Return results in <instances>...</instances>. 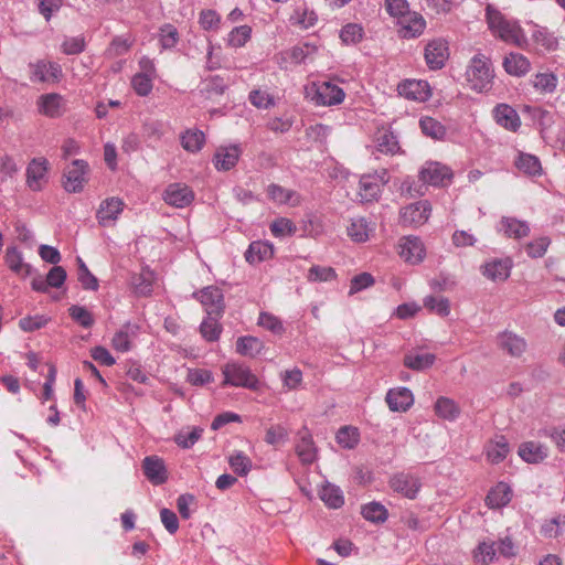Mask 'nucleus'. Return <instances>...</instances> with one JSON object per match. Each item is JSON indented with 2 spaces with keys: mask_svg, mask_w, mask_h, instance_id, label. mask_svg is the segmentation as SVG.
I'll return each instance as SVG.
<instances>
[{
  "mask_svg": "<svg viewBox=\"0 0 565 565\" xmlns=\"http://www.w3.org/2000/svg\"><path fill=\"white\" fill-rule=\"evenodd\" d=\"M195 194L193 190L184 183H171L163 191V201L177 209H184L192 204Z\"/></svg>",
  "mask_w": 565,
  "mask_h": 565,
  "instance_id": "nucleus-6",
  "label": "nucleus"
},
{
  "mask_svg": "<svg viewBox=\"0 0 565 565\" xmlns=\"http://www.w3.org/2000/svg\"><path fill=\"white\" fill-rule=\"evenodd\" d=\"M297 231L292 221L286 217H279L270 224V232L275 237H284L294 235Z\"/></svg>",
  "mask_w": 565,
  "mask_h": 565,
  "instance_id": "nucleus-56",
  "label": "nucleus"
},
{
  "mask_svg": "<svg viewBox=\"0 0 565 565\" xmlns=\"http://www.w3.org/2000/svg\"><path fill=\"white\" fill-rule=\"evenodd\" d=\"M274 254L273 245L256 241L250 243L245 252V259L249 264H257L270 258Z\"/></svg>",
  "mask_w": 565,
  "mask_h": 565,
  "instance_id": "nucleus-31",
  "label": "nucleus"
},
{
  "mask_svg": "<svg viewBox=\"0 0 565 565\" xmlns=\"http://www.w3.org/2000/svg\"><path fill=\"white\" fill-rule=\"evenodd\" d=\"M205 142V136L200 130H186L181 136V145L189 152H198Z\"/></svg>",
  "mask_w": 565,
  "mask_h": 565,
  "instance_id": "nucleus-48",
  "label": "nucleus"
},
{
  "mask_svg": "<svg viewBox=\"0 0 565 565\" xmlns=\"http://www.w3.org/2000/svg\"><path fill=\"white\" fill-rule=\"evenodd\" d=\"M385 8L390 15L398 19L399 34L404 39H413L422 34L424 21L420 14L411 12L406 0H386Z\"/></svg>",
  "mask_w": 565,
  "mask_h": 565,
  "instance_id": "nucleus-3",
  "label": "nucleus"
},
{
  "mask_svg": "<svg viewBox=\"0 0 565 565\" xmlns=\"http://www.w3.org/2000/svg\"><path fill=\"white\" fill-rule=\"evenodd\" d=\"M486 19L491 32L502 41L520 49H525L529 45L522 28L515 21L505 19L492 4H488L486 8Z\"/></svg>",
  "mask_w": 565,
  "mask_h": 565,
  "instance_id": "nucleus-1",
  "label": "nucleus"
},
{
  "mask_svg": "<svg viewBox=\"0 0 565 565\" xmlns=\"http://www.w3.org/2000/svg\"><path fill=\"white\" fill-rule=\"evenodd\" d=\"M319 497L331 509H339L344 504L342 490L332 483H326L321 488Z\"/></svg>",
  "mask_w": 565,
  "mask_h": 565,
  "instance_id": "nucleus-38",
  "label": "nucleus"
},
{
  "mask_svg": "<svg viewBox=\"0 0 565 565\" xmlns=\"http://www.w3.org/2000/svg\"><path fill=\"white\" fill-rule=\"evenodd\" d=\"M257 323L274 334H281L285 331L281 320L269 312H260Z\"/></svg>",
  "mask_w": 565,
  "mask_h": 565,
  "instance_id": "nucleus-55",
  "label": "nucleus"
},
{
  "mask_svg": "<svg viewBox=\"0 0 565 565\" xmlns=\"http://www.w3.org/2000/svg\"><path fill=\"white\" fill-rule=\"evenodd\" d=\"M47 160L44 158H34L26 168V183L30 189L38 191L41 189L40 181L47 172Z\"/></svg>",
  "mask_w": 565,
  "mask_h": 565,
  "instance_id": "nucleus-26",
  "label": "nucleus"
},
{
  "mask_svg": "<svg viewBox=\"0 0 565 565\" xmlns=\"http://www.w3.org/2000/svg\"><path fill=\"white\" fill-rule=\"evenodd\" d=\"M424 185V167L418 170V180L411 177L405 178L401 185V195L406 199H416L422 196V188Z\"/></svg>",
  "mask_w": 565,
  "mask_h": 565,
  "instance_id": "nucleus-42",
  "label": "nucleus"
},
{
  "mask_svg": "<svg viewBox=\"0 0 565 565\" xmlns=\"http://www.w3.org/2000/svg\"><path fill=\"white\" fill-rule=\"evenodd\" d=\"M369 233V223L363 217L352 218L350 225L348 226V235L352 238V241L358 243L367 241Z\"/></svg>",
  "mask_w": 565,
  "mask_h": 565,
  "instance_id": "nucleus-46",
  "label": "nucleus"
},
{
  "mask_svg": "<svg viewBox=\"0 0 565 565\" xmlns=\"http://www.w3.org/2000/svg\"><path fill=\"white\" fill-rule=\"evenodd\" d=\"M514 163L521 172L527 175L536 177L542 174V166L536 156L520 152Z\"/></svg>",
  "mask_w": 565,
  "mask_h": 565,
  "instance_id": "nucleus-36",
  "label": "nucleus"
},
{
  "mask_svg": "<svg viewBox=\"0 0 565 565\" xmlns=\"http://www.w3.org/2000/svg\"><path fill=\"white\" fill-rule=\"evenodd\" d=\"M49 322V318L42 315L28 316L19 321V327L25 332H33L45 327Z\"/></svg>",
  "mask_w": 565,
  "mask_h": 565,
  "instance_id": "nucleus-64",
  "label": "nucleus"
},
{
  "mask_svg": "<svg viewBox=\"0 0 565 565\" xmlns=\"http://www.w3.org/2000/svg\"><path fill=\"white\" fill-rule=\"evenodd\" d=\"M87 169L88 164L86 161L79 159L73 160L64 172V189L70 193L81 192L86 182L85 175Z\"/></svg>",
  "mask_w": 565,
  "mask_h": 565,
  "instance_id": "nucleus-7",
  "label": "nucleus"
},
{
  "mask_svg": "<svg viewBox=\"0 0 565 565\" xmlns=\"http://www.w3.org/2000/svg\"><path fill=\"white\" fill-rule=\"evenodd\" d=\"M344 97L345 93L340 86L322 82L317 86L311 99L318 106H334L341 104Z\"/></svg>",
  "mask_w": 565,
  "mask_h": 565,
  "instance_id": "nucleus-8",
  "label": "nucleus"
},
{
  "mask_svg": "<svg viewBox=\"0 0 565 565\" xmlns=\"http://www.w3.org/2000/svg\"><path fill=\"white\" fill-rule=\"evenodd\" d=\"M398 95L414 102L424 100V86L420 79H404L397 85Z\"/></svg>",
  "mask_w": 565,
  "mask_h": 565,
  "instance_id": "nucleus-34",
  "label": "nucleus"
},
{
  "mask_svg": "<svg viewBox=\"0 0 565 565\" xmlns=\"http://www.w3.org/2000/svg\"><path fill=\"white\" fill-rule=\"evenodd\" d=\"M424 204L416 201L403 206L399 211V223L403 226L417 227L423 223Z\"/></svg>",
  "mask_w": 565,
  "mask_h": 565,
  "instance_id": "nucleus-27",
  "label": "nucleus"
},
{
  "mask_svg": "<svg viewBox=\"0 0 565 565\" xmlns=\"http://www.w3.org/2000/svg\"><path fill=\"white\" fill-rule=\"evenodd\" d=\"M136 326L125 324L117 331L111 340L113 348L119 352H127L131 349V338L136 335Z\"/></svg>",
  "mask_w": 565,
  "mask_h": 565,
  "instance_id": "nucleus-37",
  "label": "nucleus"
},
{
  "mask_svg": "<svg viewBox=\"0 0 565 565\" xmlns=\"http://www.w3.org/2000/svg\"><path fill=\"white\" fill-rule=\"evenodd\" d=\"M363 38V29L356 23H349L340 31V39L345 44H356Z\"/></svg>",
  "mask_w": 565,
  "mask_h": 565,
  "instance_id": "nucleus-57",
  "label": "nucleus"
},
{
  "mask_svg": "<svg viewBox=\"0 0 565 565\" xmlns=\"http://www.w3.org/2000/svg\"><path fill=\"white\" fill-rule=\"evenodd\" d=\"M399 256L412 265L422 263L424 257V243L418 236H404L401 238L399 244Z\"/></svg>",
  "mask_w": 565,
  "mask_h": 565,
  "instance_id": "nucleus-11",
  "label": "nucleus"
},
{
  "mask_svg": "<svg viewBox=\"0 0 565 565\" xmlns=\"http://www.w3.org/2000/svg\"><path fill=\"white\" fill-rule=\"evenodd\" d=\"M131 285L138 296H149L152 292V274L147 271L134 275Z\"/></svg>",
  "mask_w": 565,
  "mask_h": 565,
  "instance_id": "nucleus-52",
  "label": "nucleus"
},
{
  "mask_svg": "<svg viewBox=\"0 0 565 565\" xmlns=\"http://www.w3.org/2000/svg\"><path fill=\"white\" fill-rule=\"evenodd\" d=\"M495 555H497V550H495L494 542H491V543L482 542L478 545V547L476 550L475 558L479 563L489 564V563L493 562V559L495 558Z\"/></svg>",
  "mask_w": 565,
  "mask_h": 565,
  "instance_id": "nucleus-62",
  "label": "nucleus"
},
{
  "mask_svg": "<svg viewBox=\"0 0 565 565\" xmlns=\"http://www.w3.org/2000/svg\"><path fill=\"white\" fill-rule=\"evenodd\" d=\"M296 452L303 465H311L317 458V449L312 436L307 428L299 431Z\"/></svg>",
  "mask_w": 565,
  "mask_h": 565,
  "instance_id": "nucleus-21",
  "label": "nucleus"
},
{
  "mask_svg": "<svg viewBox=\"0 0 565 565\" xmlns=\"http://www.w3.org/2000/svg\"><path fill=\"white\" fill-rule=\"evenodd\" d=\"M510 452V446L504 436H495L487 446V457L492 463L503 461Z\"/></svg>",
  "mask_w": 565,
  "mask_h": 565,
  "instance_id": "nucleus-33",
  "label": "nucleus"
},
{
  "mask_svg": "<svg viewBox=\"0 0 565 565\" xmlns=\"http://www.w3.org/2000/svg\"><path fill=\"white\" fill-rule=\"evenodd\" d=\"M146 478L154 486H160L168 480V471L164 461L158 456H148L142 461Z\"/></svg>",
  "mask_w": 565,
  "mask_h": 565,
  "instance_id": "nucleus-13",
  "label": "nucleus"
},
{
  "mask_svg": "<svg viewBox=\"0 0 565 565\" xmlns=\"http://www.w3.org/2000/svg\"><path fill=\"white\" fill-rule=\"evenodd\" d=\"M519 456L529 463H537L548 456V449L536 441H525L519 447Z\"/></svg>",
  "mask_w": 565,
  "mask_h": 565,
  "instance_id": "nucleus-28",
  "label": "nucleus"
},
{
  "mask_svg": "<svg viewBox=\"0 0 565 565\" xmlns=\"http://www.w3.org/2000/svg\"><path fill=\"white\" fill-rule=\"evenodd\" d=\"M241 156L238 146H231L217 149L214 154V166L218 171H228L234 168Z\"/></svg>",
  "mask_w": 565,
  "mask_h": 565,
  "instance_id": "nucleus-25",
  "label": "nucleus"
},
{
  "mask_svg": "<svg viewBox=\"0 0 565 565\" xmlns=\"http://www.w3.org/2000/svg\"><path fill=\"white\" fill-rule=\"evenodd\" d=\"M493 116L498 125L515 132L521 126L518 111L508 104H499L493 109Z\"/></svg>",
  "mask_w": 565,
  "mask_h": 565,
  "instance_id": "nucleus-17",
  "label": "nucleus"
},
{
  "mask_svg": "<svg viewBox=\"0 0 565 565\" xmlns=\"http://www.w3.org/2000/svg\"><path fill=\"white\" fill-rule=\"evenodd\" d=\"M193 296L205 307L207 316L222 317L225 305L223 291L218 287H205Z\"/></svg>",
  "mask_w": 565,
  "mask_h": 565,
  "instance_id": "nucleus-5",
  "label": "nucleus"
},
{
  "mask_svg": "<svg viewBox=\"0 0 565 565\" xmlns=\"http://www.w3.org/2000/svg\"><path fill=\"white\" fill-rule=\"evenodd\" d=\"M262 348L260 340L252 335L239 337L236 341V352L244 356H255Z\"/></svg>",
  "mask_w": 565,
  "mask_h": 565,
  "instance_id": "nucleus-44",
  "label": "nucleus"
},
{
  "mask_svg": "<svg viewBox=\"0 0 565 565\" xmlns=\"http://www.w3.org/2000/svg\"><path fill=\"white\" fill-rule=\"evenodd\" d=\"M132 88L139 96H148L152 90V79L148 74H136L131 79Z\"/></svg>",
  "mask_w": 565,
  "mask_h": 565,
  "instance_id": "nucleus-63",
  "label": "nucleus"
},
{
  "mask_svg": "<svg viewBox=\"0 0 565 565\" xmlns=\"http://www.w3.org/2000/svg\"><path fill=\"white\" fill-rule=\"evenodd\" d=\"M186 381L193 386H203L213 381V374L209 370L189 369Z\"/></svg>",
  "mask_w": 565,
  "mask_h": 565,
  "instance_id": "nucleus-61",
  "label": "nucleus"
},
{
  "mask_svg": "<svg viewBox=\"0 0 565 565\" xmlns=\"http://www.w3.org/2000/svg\"><path fill=\"white\" fill-rule=\"evenodd\" d=\"M532 86L541 94H553L558 84L557 76L552 72L537 73L531 79Z\"/></svg>",
  "mask_w": 565,
  "mask_h": 565,
  "instance_id": "nucleus-39",
  "label": "nucleus"
},
{
  "mask_svg": "<svg viewBox=\"0 0 565 565\" xmlns=\"http://www.w3.org/2000/svg\"><path fill=\"white\" fill-rule=\"evenodd\" d=\"M452 178L454 172L448 166L437 161L426 163V184L446 188L451 184Z\"/></svg>",
  "mask_w": 565,
  "mask_h": 565,
  "instance_id": "nucleus-12",
  "label": "nucleus"
},
{
  "mask_svg": "<svg viewBox=\"0 0 565 565\" xmlns=\"http://www.w3.org/2000/svg\"><path fill=\"white\" fill-rule=\"evenodd\" d=\"M218 318L220 317L207 316L200 326L202 337L210 342L216 341L220 338L222 328L217 322Z\"/></svg>",
  "mask_w": 565,
  "mask_h": 565,
  "instance_id": "nucleus-51",
  "label": "nucleus"
},
{
  "mask_svg": "<svg viewBox=\"0 0 565 565\" xmlns=\"http://www.w3.org/2000/svg\"><path fill=\"white\" fill-rule=\"evenodd\" d=\"M499 348L511 356L519 358L526 350V341L510 331H504L498 337Z\"/></svg>",
  "mask_w": 565,
  "mask_h": 565,
  "instance_id": "nucleus-20",
  "label": "nucleus"
},
{
  "mask_svg": "<svg viewBox=\"0 0 565 565\" xmlns=\"http://www.w3.org/2000/svg\"><path fill=\"white\" fill-rule=\"evenodd\" d=\"M484 277L492 281L507 280L511 271V262L509 259H493L486 263L482 267Z\"/></svg>",
  "mask_w": 565,
  "mask_h": 565,
  "instance_id": "nucleus-24",
  "label": "nucleus"
},
{
  "mask_svg": "<svg viewBox=\"0 0 565 565\" xmlns=\"http://www.w3.org/2000/svg\"><path fill=\"white\" fill-rule=\"evenodd\" d=\"M224 381L223 385L235 387H245L252 391H258L260 382L250 369L239 363H226L223 366Z\"/></svg>",
  "mask_w": 565,
  "mask_h": 565,
  "instance_id": "nucleus-4",
  "label": "nucleus"
},
{
  "mask_svg": "<svg viewBox=\"0 0 565 565\" xmlns=\"http://www.w3.org/2000/svg\"><path fill=\"white\" fill-rule=\"evenodd\" d=\"M269 199L279 204H290L297 206L301 202L299 193L294 190L285 189L279 184L271 183L267 186Z\"/></svg>",
  "mask_w": 565,
  "mask_h": 565,
  "instance_id": "nucleus-29",
  "label": "nucleus"
},
{
  "mask_svg": "<svg viewBox=\"0 0 565 565\" xmlns=\"http://www.w3.org/2000/svg\"><path fill=\"white\" fill-rule=\"evenodd\" d=\"M504 71L514 77H524L531 71L530 60L521 53L510 52L502 61Z\"/></svg>",
  "mask_w": 565,
  "mask_h": 565,
  "instance_id": "nucleus-16",
  "label": "nucleus"
},
{
  "mask_svg": "<svg viewBox=\"0 0 565 565\" xmlns=\"http://www.w3.org/2000/svg\"><path fill=\"white\" fill-rule=\"evenodd\" d=\"M551 244V239L547 236H541L525 246V252L531 258L543 257Z\"/></svg>",
  "mask_w": 565,
  "mask_h": 565,
  "instance_id": "nucleus-58",
  "label": "nucleus"
},
{
  "mask_svg": "<svg viewBox=\"0 0 565 565\" xmlns=\"http://www.w3.org/2000/svg\"><path fill=\"white\" fill-rule=\"evenodd\" d=\"M363 518L373 523H383L387 520L388 512L386 508L379 502H370L361 509Z\"/></svg>",
  "mask_w": 565,
  "mask_h": 565,
  "instance_id": "nucleus-43",
  "label": "nucleus"
},
{
  "mask_svg": "<svg viewBox=\"0 0 565 565\" xmlns=\"http://www.w3.org/2000/svg\"><path fill=\"white\" fill-rule=\"evenodd\" d=\"M375 148L379 152L394 154L399 150L396 136L392 131H379L375 138Z\"/></svg>",
  "mask_w": 565,
  "mask_h": 565,
  "instance_id": "nucleus-40",
  "label": "nucleus"
},
{
  "mask_svg": "<svg viewBox=\"0 0 565 565\" xmlns=\"http://www.w3.org/2000/svg\"><path fill=\"white\" fill-rule=\"evenodd\" d=\"M124 203L118 198H110L103 201L97 210L96 217L103 226L116 221L122 211Z\"/></svg>",
  "mask_w": 565,
  "mask_h": 565,
  "instance_id": "nucleus-22",
  "label": "nucleus"
},
{
  "mask_svg": "<svg viewBox=\"0 0 565 565\" xmlns=\"http://www.w3.org/2000/svg\"><path fill=\"white\" fill-rule=\"evenodd\" d=\"M435 414L445 420H455L459 414L460 408L456 402L448 397H439L434 405Z\"/></svg>",
  "mask_w": 565,
  "mask_h": 565,
  "instance_id": "nucleus-35",
  "label": "nucleus"
},
{
  "mask_svg": "<svg viewBox=\"0 0 565 565\" xmlns=\"http://www.w3.org/2000/svg\"><path fill=\"white\" fill-rule=\"evenodd\" d=\"M335 439L343 448L352 449L359 443L358 429L350 426L341 427L337 433Z\"/></svg>",
  "mask_w": 565,
  "mask_h": 565,
  "instance_id": "nucleus-53",
  "label": "nucleus"
},
{
  "mask_svg": "<svg viewBox=\"0 0 565 565\" xmlns=\"http://www.w3.org/2000/svg\"><path fill=\"white\" fill-rule=\"evenodd\" d=\"M77 278L82 287L86 290H97L99 285L97 278L90 273L81 257H77Z\"/></svg>",
  "mask_w": 565,
  "mask_h": 565,
  "instance_id": "nucleus-50",
  "label": "nucleus"
},
{
  "mask_svg": "<svg viewBox=\"0 0 565 565\" xmlns=\"http://www.w3.org/2000/svg\"><path fill=\"white\" fill-rule=\"evenodd\" d=\"M4 262L11 271L23 278L31 276L33 273L32 266L23 262L22 253L15 246L7 248Z\"/></svg>",
  "mask_w": 565,
  "mask_h": 565,
  "instance_id": "nucleus-23",
  "label": "nucleus"
},
{
  "mask_svg": "<svg viewBox=\"0 0 565 565\" xmlns=\"http://www.w3.org/2000/svg\"><path fill=\"white\" fill-rule=\"evenodd\" d=\"M379 181L374 177L364 174L361 177L359 185V196L361 202H373L377 201L381 195L382 188L376 183Z\"/></svg>",
  "mask_w": 565,
  "mask_h": 565,
  "instance_id": "nucleus-32",
  "label": "nucleus"
},
{
  "mask_svg": "<svg viewBox=\"0 0 565 565\" xmlns=\"http://www.w3.org/2000/svg\"><path fill=\"white\" fill-rule=\"evenodd\" d=\"M385 401L392 412H406L414 403L413 393L406 387L391 388Z\"/></svg>",
  "mask_w": 565,
  "mask_h": 565,
  "instance_id": "nucleus-19",
  "label": "nucleus"
},
{
  "mask_svg": "<svg viewBox=\"0 0 565 565\" xmlns=\"http://www.w3.org/2000/svg\"><path fill=\"white\" fill-rule=\"evenodd\" d=\"M68 313L75 322L84 328H90L94 324V318L85 307L73 305L68 309Z\"/></svg>",
  "mask_w": 565,
  "mask_h": 565,
  "instance_id": "nucleus-60",
  "label": "nucleus"
},
{
  "mask_svg": "<svg viewBox=\"0 0 565 565\" xmlns=\"http://www.w3.org/2000/svg\"><path fill=\"white\" fill-rule=\"evenodd\" d=\"M426 310L446 317L450 313L449 300L445 297H426Z\"/></svg>",
  "mask_w": 565,
  "mask_h": 565,
  "instance_id": "nucleus-59",
  "label": "nucleus"
},
{
  "mask_svg": "<svg viewBox=\"0 0 565 565\" xmlns=\"http://www.w3.org/2000/svg\"><path fill=\"white\" fill-rule=\"evenodd\" d=\"M532 32L533 41L545 51H555L557 49V39L546 28L534 24Z\"/></svg>",
  "mask_w": 565,
  "mask_h": 565,
  "instance_id": "nucleus-41",
  "label": "nucleus"
},
{
  "mask_svg": "<svg viewBox=\"0 0 565 565\" xmlns=\"http://www.w3.org/2000/svg\"><path fill=\"white\" fill-rule=\"evenodd\" d=\"M30 67L32 70V82L56 83L60 82L63 76L62 67L56 62L41 60L34 64H30Z\"/></svg>",
  "mask_w": 565,
  "mask_h": 565,
  "instance_id": "nucleus-10",
  "label": "nucleus"
},
{
  "mask_svg": "<svg viewBox=\"0 0 565 565\" xmlns=\"http://www.w3.org/2000/svg\"><path fill=\"white\" fill-rule=\"evenodd\" d=\"M180 40L178 29L171 24L166 23L159 29V42L163 50L173 49Z\"/></svg>",
  "mask_w": 565,
  "mask_h": 565,
  "instance_id": "nucleus-47",
  "label": "nucleus"
},
{
  "mask_svg": "<svg viewBox=\"0 0 565 565\" xmlns=\"http://www.w3.org/2000/svg\"><path fill=\"white\" fill-rule=\"evenodd\" d=\"M449 55L448 42L445 39H435L426 44V65L429 70L443 68Z\"/></svg>",
  "mask_w": 565,
  "mask_h": 565,
  "instance_id": "nucleus-9",
  "label": "nucleus"
},
{
  "mask_svg": "<svg viewBox=\"0 0 565 565\" xmlns=\"http://www.w3.org/2000/svg\"><path fill=\"white\" fill-rule=\"evenodd\" d=\"M317 52V46L310 43L296 45L287 51L285 54L287 58L294 64L306 63Z\"/></svg>",
  "mask_w": 565,
  "mask_h": 565,
  "instance_id": "nucleus-45",
  "label": "nucleus"
},
{
  "mask_svg": "<svg viewBox=\"0 0 565 565\" xmlns=\"http://www.w3.org/2000/svg\"><path fill=\"white\" fill-rule=\"evenodd\" d=\"M391 488L408 499H414L420 490L422 483L418 478L408 473L395 475L390 481Z\"/></svg>",
  "mask_w": 565,
  "mask_h": 565,
  "instance_id": "nucleus-15",
  "label": "nucleus"
},
{
  "mask_svg": "<svg viewBox=\"0 0 565 565\" xmlns=\"http://www.w3.org/2000/svg\"><path fill=\"white\" fill-rule=\"evenodd\" d=\"M465 77L470 89L488 93L492 89L494 79L491 60L482 53L475 54L467 65Z\"/></svg>",
  "mask_w": 565,
  "mask_h": 565,
  "instance_id": "nucleus-2",
  "label": "nucleus"
},
{
  "mask_svg": "<svg viewBox=\"0 0 565 565\" xmlns=\"http://www.w3.org/2000/svg\"><path fill=\"white\" fill-rule=\"evenodd\" d=\"M39 111L50 118L61 117L65 111L63 97L56 93L41 95L38 99Z\"/></svg>",
  "mask_w": 565,
  "mask_h": 565,
  "instance_id": "nucleus-14",
  "label": "nucleus"
},
{
  "mask_svg": "<svg viewBox=\"0 0 565 565\" xmlns=\"http://www.w3.org/2000/svg\"><path fill=\"white\" fill-rule=\"evenodd\" d=\"M511 488L504 482H499L487 494L486 503L490 509H499L505 507L511 501Z\"/></svg>",
  "mask_w": 565,
  "mask_h": 565,
  "instance_id": "nucleus-30",
  "label": "nucleus"
},
{
  "mask_svg": "<svg viewBox=\"0 0 565 565\" xmlns=\"http://www.w3.org/2000/svg\"><path fill=\"white\" fill-rule=\"evenodd\" d=\"M498 231L502 232L507 237L521 239L530 234V225L526 221H521L511 216H502Z\"/></svg>",
  "mask_w": 565,
  "mask_h": 565,
  "instance_id": "nucleus-18",
  "label": "nucleus"
},
{
  "mask_svg": "<svg viewBox=\"0 0 565 565\" xmlns=\"http://www.w3.org/2000/svg\"><path fill=\"white\" fill-rule=\"evenodd\" d=\"M250 26L246 24L236 26L230 32L227 43L233 47H242L250 39Z\"/></svg>",
  "mask_w": 565,
  "mask_h": 565,
  "instance_id": "nucleus-54",
  "label": "nucleus"
},
{
  "mask_svg": "<svg viewBox=\"0 0 565 565\" xmlns=\"http://www.w3.org/2000/svg\"><path fill=\"white\" fill-rule=\"evenodd\" d=\"M228 463L232 470L241 476H247L252 469V460L243 452L235 451L228 458Z\"/></svg>",
  "mask_w": 565,
  "mask_h": 565,
  "instance_id": "nucleus-49",
  "label": "nucleus"
}]
</instances>
